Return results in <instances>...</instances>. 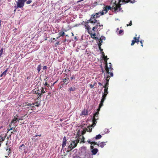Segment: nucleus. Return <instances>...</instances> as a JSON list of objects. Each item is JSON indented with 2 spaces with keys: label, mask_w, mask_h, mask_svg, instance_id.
Instances as JSON below:
<instances>
[{
  "label": "nucleus",
  "mask_w": 158,
  "mask_h": 158,
  "mask_svg": "<svg viewBox=\"0 0 158 158\" xmlns=\"http://www.w3.org/2000/svg\"><path fill=\"white\" fill-rule=\"evenodd\" d=\"M34 107V105L31 106L30 107Z\"/></svg>",
  "instance_id": "60"
},
{
  "label": "nucleus",
  "mask_w": 158,
  "mask_h": 158,
  "mask_svg": "<svg viewBox=\"0 0 158 158\" xmlns=\"http://www.w3.org/2000/svg\"><path fill=\"white\" fill-rule=\"evenodd\" d=\"M110 77V76H108L106 78V84H105L104 85V86H103V87H104L105 89H108V85H109V78Z\"/></svg>",
  "instance_id": "8"
},
{
  "label": "nucleus",
  "mask_w": 158,
  "mask_h": 158,
  "mask_svg": "<svg viewBox=\"0 0 158 158\" xmlns=\"http://www.w3.org/2000/svg\"><path fill=\"white\" fill-rule=\"evenodd\" d=\"M98 110V111H97V112H96L95 113H94V116L93 118V123L92 124V125L91 126V127H94L95 126V125H96V123L95 122L96 121V120L97 119H96V117H98V115L99 114L98 111L99 110V109Z\"/></svg>",
  "instance_id": "6"
},
{
  "label": "nucleus",
  "mask_w": 158,
  "mask_h": 158,
  "mask_svg": "<svg viewBox=\"0 0 158 158\" xmlns=\"http://www.w3.org/2000/svg\"><path fill=\"white\" fill-rule=\"evenodd\" d=\"M99 49L100 50L101 52H103L102 51H103V49H102L101 48V47H99Z\"/></svg>",
  "instance_id": "46"
},
{
  "label": "nucleus",
  "mask_w": 158,
  "mask_h": 158,
  "mask_svg": "<svg viewBox=\"0 0 158 158\" xmlns=\"http://www.w3.org/2000/svg\"><path fill=\"white\" fill-rule=\"evenodd\" d=\"M75 158H81L79 156H78L76 157Z\"/></svg>",
  "instance_id": "55"
},
{
  "label": "nucleus",
  "mask_w": 158,
  "mask_h": 158,
  "mask_svg": "<svg viewBox=\"0 0 158 158\" xmlns=\"http://www.w3.org/2000/svg\"><path fill=\"white\" fill-rule=\"evenodd\" d=\"M136 42L137 43V44H138L139 42V39H137L136 40H135Z\"/></svg>",
  "instance_id": "39"
},
{
  "label": "nucleus",
  "mask_w": 158,
  "mask_h": 158,
  "mask_svg": "<svg viewBox=\"0 0 158 158\" xmlns=\"http://www.w3.org/2000/svg\"><path fill=\"white\" fill-rule=\"evenodd\" d=\"M14 131H16V130H15V129L14 128Z\"/></svg>",
  "instance_id": "64"
},
{
  "label": "nucleus",
  "mask_w": 158,
  "mask_h": 158,
  "mask_svg": "<svg viewBox=\"0 0 158 158\" xmlns=\"http://www.w3.org/2000/svg\"><path fill=\"white\" fill-rule=\"evenodd\" d=\"M32 1L31 0H18L16 2L17 6H15L16 8H23L24 6L25 2H26L27 4H30Z\"/></svg>",
  "instance_id": "3"
},
{
  "label": "nucleus",
  "mask_w": 158,
  "mask_h": 158,
  "mask_svg": "<svg viewBox=\"0 0 158 158\" xmlns=\"http://www.w3.org/2000/svg\"><path fill=\"white\" fill-rule=\"evenodd\" d=\"M59 34V37H58L57 38H58L59 37H60V36H63L64 35H65V33L64 32H62V31H61L60 32Z\"/></svg>",
  "instance_id": "18"
},
{
  "label": "nucleus",
  "mask_w": 158,
  "mask_h": 158,
  "mask_svg": "<svg viewBox=\"0 0 158 158\" xmlns=\"http://www.w3.org/2000/svg\"><path fill=\"white\" fill-rule=\"evenodd\" d=\"M96 23L97 24L96 25L94 26V27H96V28L97 29L98 28V27H99L100 23L99 22V21H97V22H96Z\"/></svg>",
  "instance_id": "24"
},
{
  "label": "nucleus",
  "mask_w": 158,
  "mask_h": 158,
  "mask_svg": "<svg viewBox=\"0 0 158 158\" xmlns=\"http://www.w3.org/2000/svg\"><path fill=\"white\" fill-rule=\"evenodd\" d=\"M18 115H16V116H15V117L13 119V120L12 121V122L14 123L15 121H16L17 119H18Z\"/></svg>",
  "instance_id": "23"
},
{
  "label": "nucleus",
  "mask_w": 158,
  "mask_h": 158,
  "mask_svg": "<svg viewBox=\"0 0 158 158\" xmlns=\"http://www.w3.org/2000/svg\"><path fill=\"white\" fill-rule=\"evenodd\" d=\"M4 140V138L1 136H0V144H1V142Z\"/></svg>",
  "instance_id": "25"
},
{
  "label": "nucleus",
  "mask_w": 158,
  "mask_h": 158,
  "mask_svg": "<svg viewBox=\"0 0 158 158\" xmlns=\"http://www.w3.org/2000/svg\"><path fill=\"white\" fill-rule=\"evenodd\" d=\"M20 146H21V147H22L23 146V147H24L23 150H24V149L25 148V146L23 144H22Z\"/></svg>",
  "instance_id": "42"
},
{
  "label": "nucleus",
  "mask_w": 158,
  "mask_h": 158,
  "mask_svg": "<svg viewBox=\"0 0 158 158\" xmlns=\"http://www.w3.org/2000/svg\"><path fill=\"white\" fill-rule=\"evenodd\" d=\"M2 127H3V126H1L0 127V130L2 128Z\"/></svg>",
  "instance_id": "56"
},
{
  "label": "nucleus",
  "mask_w": 158,
  "mask_h": 158,
  "mask_svg": "<svg viewBox=\"0 0 158 158\" xmlns=\"http://www.w3.org/2000/svg\"><path fill=\"white\" fill-rule=\"evenodd\" d=\"M88 114V112L85 109H84L82 111L81 113V115H87Z\"/></svg>",
  "instance_id": "11"
},
{
  "label": "nucleus",
  "mask_w": 158,
  "mask_h": 158,
  "mask_svg": "<svg viewBox=\"0 0 158 158\" xmlns=\"http://www.w3.org/2000/svg\"><path fill=\"white\" fill-rule=\"evenodd\" d=\"M106 40V38L104 36H102L101 38L99 39L100 40Z\"/></svg>",
  "instance_id": "31"
},
{
  "label": "nucleus",
  "mask_w": 158,
  "mask_h": 158,
  "mask_svg": "<svg viewBox=\"0 0 158 158\" xmlns=\"http://www.w3.org/2000/svg\"><path fill=\"white\" fill-rule=\"evenodd\" d=\"M96 144L98 146H99L102 148H103L104 146L106 145L105 142H102L99 144L96 143Z\"/></svg>",
  "instance_id": "12"
},
{
  "label": "nucleus",
  "mask_w": 158,
  "mask_h": 158,
  "mask_svg": "<svg viewBox=\"0 0 158 158\" xmlns=\"http://www.w3.org/2000/svg\"><path fill=\"white\" fill-rule=\"evenodd\" d=\"M103 40H99V41L100 43H102L103 42Z\"/></svg>",
  "instance_id": "50"
},
{
  "label": "nucleus",
  "mask_w": 158,
  "mask_h": 158,
  "mask_svg": "<svg viewBox=\"0 0 158 158\" xmlns=\"http://www.w3.org/2000/svg\"><path fill=\"white\" fill-rule=\"evenodd\" d=\"M42 66L41 64H39L37 67V70L39 73L40 70Z\"/></svg>",
  "instance_id": "20"
},
{
  "label": "nucleus",
  "mask_w": 158,
  "mask_h": 158,
  "mask_svg": "<svg viewBox=\"0 0 158 158\" xmlns=\"http://www.w3.org/2000/svg\"><path fill=\"white\" fill-rule=\"evenodd\" d=\"M76 90V88L75 87H71L69 88V90L70 92L74 91Z\"/></svg>",
  "instance_id": "22"
},
{
  "label": "nucleus",
  "mask_w": 158,
  "mask_h": 158,
  "mask_svg": "<svg viewBox=\"0 0 158 158\" xmlns=\"http://www.w3.org/2000/svg\"><path fill=\"white\" fill-rule=\"evenodd\" d=\"M105 100V98H102L100 103L99 105V106L101 107V106H102L103 105V103L104 102V101Z\"/></svg>",
  "instance_id": "14"
},
{
  "label": "nucleus",
  "mask_w": 158,
  "mask_h": 158,
  "mask_svg": "<svg viewBox=\"0 0 158 158\" xmlns=\"http://www.w3.org/2000/svg\"><path fill=\"white\" fill-rule=\"evenodd\" d=\"M47 68V67L46 66H44L43 67V69L44 70H46Z\"/></svg>",
  "instance_id": "43"
},
{
  "label": "nucleus",
  "mask_w": 158,
  "mask_h": 158,
  "mask_svg": "<svg viewBox=\"0 0 158 158\" xmlns=\"http://www.w3.org/2000/svg\"><path fill=\"white\" fill-rule=\"evenodd\" d=\"M45 85H46V86H48V85H49L48 84L47 82H45Z\"/></svg>",
  "instance_id": "47"
},
{
  "label": "nucleus",
  "mask_w": 158,
  "mask_h": 158,
  "mask_svg": "<svg viewBox=\"0 0 158 158\" xmlns=\"http://www.w3.org/2000/svg\"><path fill=\"white\" fill-rule=\"evenodd\" d=\"M38 136V135H35V136L34 137H37V136Z\"/></svg>",
  "instance_id": "58"
},
{
  "label": "nucleus",
  "mask_w": 158,
  "mask_h": 158,
  "mask_svg": "<svg viewBox=\"0 0 158 158\" xmlns=\"http://www.w3.org/2000/svg\"><path fill=\"white\" fill-rule=\"evenodd\" d=\"M104 131L105 134L108 133L109 132V130L107 129H105Z\"/></svg>",
  "instance_id": "29"
},
{
  "label": "nucleus",
  "mask_w": 158,
  "mask_h": 158,
  "mask_svg": "<svg viewBox=\"0 0 158 158\" xmlns=\"http://www.w3.org/2000/svg\"><path fill=\"white\" fill-rule=\"evenodd\" d=\"M35 106H36L37 107H39V105H35Z\"/></svg>",
  "instance_id": "61"
},
{
  "label": "nucleus",
  "mask_w": 158,
  "mask_h": 158,
  "mask_svg": "<svg viewBox=\"0 0 158 158\" xmlns=\"http://www.w3.org/2000/svg\"><path fill=\"white\" fill-rule=\"evenodd\" d=\"M81 152L84 155H86L89 153V151L87 149L86 147H83L81 148Z\"/></svg>",
  "instance_id": "7"
},
{
  "label": "nucleus",
  "mask_w": 158,
  "mask_h": 158,
  "mask_svg": "<svg viewBox=\"0 0 158 158\" xmlns=\"http://www.w3.org/2000/svg\"><path fill=\"white\" fill-rule=\"evenodd\" d=\"M66 139L65 136H64L63 138V142L62 144V148H64L66 145Z\"/></svg>",
  "instance_id": "9"
},
{
  "label": "nucleus",
  "mask_w": 158,
  "mask_h": 158,
  "mask_svg": "<svg viewBox=\"0 0 158 158\" xmlns=\"http://www.w3.org/2000/svg\"><path fill=\"white\" fill-rule=\"evenodd\" d=\"M116 30H116V32H117V30H119V28H117V29H116Z\"/></svg>",
  "instance_id": "62"
},
{
  "label": "nucleus",
  "mask_w": 158,
  "mask_h": 158,
  "mask_svg": "<svg viewBox=\"0 0 158 158\" xmlns=\"http://www.w3.org/2000/svg\"><path fill=\"white\" fill-rule=\"evenodd\" d=\"M56 45H58L60 44V42L59 41H58L56 43Z\"/></svg>",
  "instance_id": "48"
},
{
  "label": "nucleus",
  "mask_w": 158,
  "mask_h": 158,
  "mask_svg": "<svg viewBox=\"0 0 158 158\" xmlns=\"http://www.w3.org/2000/svg\"><path fill=\"white\" fill-rule=\"evenodd\" d=\"M123 30H120L119 31L118 35H122L123 34Z\"/></svg>",
  "instance_id": "26"
},
{
  "label": "nucleus",
  "mask_w": 158,
  "mask_h": 158,
  "mask_svg": "<svg viewBox=\"0 0 158 158\" xmlns=\"http://www.w3.org/2000/svg\"><path fill=\"white\" fill-rule=\"evenodd\" d=\"M3 76H4V75L3 74V73H2L0 75V77H2Z\"/></svg>",
  "instance_id": "52"
},
{
  "label": "nucleus",
  "mask_w": 158,
  "mask_h": 158,
  "mask_svg": "<svg viewBox=\"0 0 158 158\" xmlns=\"http://www.w3.org/2000/svg\"><path fill=\"white\" fill-rule=\"evenodd\" d=\"M11 134H14V132H11Z\"/></svg>",
  "instance_id": "59"
},
{
  "label": "nucleus",
  "mask_w": 158,
  "mask_h": 158,
  "mask_svg": "<svg viewBox=\"0 0 158 158\" xmlns=\"http://www.w3.org/2000/svg\"><path fill=\"white\" fill-rule=\"evenodd\" d=\"M3 51V48H2L0 50V56H1L2 54Z\"/></svg>",
  "instance_id": "33"
},
{
  "label": "nucleus",
  "mask_w": 158,
  "mask_h": 158,
  "mask_svg": "<svg viewBox=\"0 0 158 158\" xmlns=\"http://www.w3.org/2000/svg\"><path fill=\"white\" fill-rule=\"evenodd\" d=\"M99 27H102H102H103V25H100L99 24Z\"/></svg>",
  "instance_id": "49"
},
{
  "label": "nucleus",
  "mask_w": 158,
  "mask_h": 158,
  "mask_svg": "<svg viewBox=\"0 0 158 158\" xmlns=\"http://www.w3.org/2000/svg\"><path fill=\"white\" fill-rule=\"evenodd\" d=\"M34 104H35V103H32V104L29 103L27 105H25V106L26 107V108H28V107H27V106H29L30 107V106H31L34 105Z\"/></svg>",
  "instance_id": "21"
},
{
  "label": "nucleus",
  "mask_w": 158,
  "mask_h": 158,
  "mask_svg": "<svg viewBox=\"0 0 158 158\" xmlns=\"http://www.w3.org/2000/svg\"><path fill=\"white\" fill-rule=\"evenodd\" d=\"M77 142L76 140L72 141L70 144L68 148V149L69 151L72 150L73 148L75 147L77 145Z\"/></svg>",
  "instance_id": "5"
},
{
  "label": "nucleus",
  "mask_w": 158,
  "mask_h": 158,
  "mask_svg": "<svg viewBox=\"0 0 158 158\" xmlns=\"http://www.w3.org/2000/svg\"><path fill=\"white\" fill-rule=\"evenodd\" d=\"M98 84H99V85H101V86H102L103 87V86H104V85H103L101 83H100V82H98Z\"/></svg>",
  "instance_id": "45"
},
{
  "label": "nucleus",
  "mask_w": 158,
  "mask_h": 158,
  "mask_svg": "<svg viewBox=\"0 0 158 158\" xmlns=\"http://www.w3.org/2000/svg\"><path fill=\"white\" fill-rule=\"evenodd\" d=\"M94 86V84H90V88H93Z\"/></svg>",
  "instance_id": "37"
},
{
  "label": "nucleus",
  "mask_w": 158,
  "mask_h": 158,
  "mask_svg": "<svg viewBox=\"0 0 158 158\" xmlns=\"http://www.w3.org/2000/svg\"><path fill=\"white\" fill-rule=\"evenodd\" d=\"M132 25V22H131V21H130V23H129V24H127V26H131Z\"/></svg>",
  "instance_id": "35"
},
{
  "label": "nucleus",
  "mask_w": 158,
  "mask_h": 158,
  "mask_svg": "<svg viewBox=\"0 0 158 158\" xmlns=\"http://www.w3.org/2000/svg\"><path fill=\"white\" fill-rule=\"evenodd\" d=\"M135 1V0H112L108 9H110L111 8H113L114 9V13H117L118 11H120L121 5L129 2L134 3Z\"/></svg>",
  "instance_id": "1"
},
{
  "label": "nucleus",
  "mask_w": 158,
  "mask_h": 158,
  "mask_svg": "<svg viewBox=\"0 0 158 158\" xmlns=\"http://www.w3.org/2000/svg\"><path fill=\"white\" fill-rule=\"evenodd\" d=\"M102 55H103V56H105V54H104V52H102Z\"/></svg>",
  "instance_id": "51"
},
{
  "label": "nucleus",
  "mask_w": 158,
  "mask_h": 158,
  "mask_svg": "<svg viewBox=\"0 0 158 158\" xmlns=\"http://www.w3.org/2000/svg\"><path fill=\"white\" fill-rule=\"evenodd\" d=\"M106 73L107 74H110V76L113 77V73L109 72V70L108 69H106Z\"/></svg>",
  "instance_id": "15"
},
{
  "label": "nucleus",
  "mask_w": 158,
  "mask_h": 158,
  "mask_svg": "<svg viewBox=\"0 0 158 158\" xmlns=\"http://www.w3.org/2000/svg\"><path fill=\"white\" fill-rule=\"evenodd\" d=\"M110 6H108L106 7V9L103 10L102 12H99L95 14H93L91 15L90 19L88 20L87 23L90 22L91 23H95L97 22V21L96 19L100 17L102 15H103L104 13L106 14L107 12V10H112L114 12V9L113 8H111L110 9H108V7Z\"/></svg>",
  "instance_id": "2"
},
{
  "label": "nucleus",
  "mask_w": 158,
  "mask_h": 158,
  "mask_svg": "<svg viewBox=\"0 0 158 158\" xmlns=\"http://www.w3.org/2000/svg\"><path fill=\"white\" fill-rule=\"evenodd\" d=\"M94 39L96 40H98V41H99V40H100L99 39V38L98 37H95L94 38Z\"/></svg>",
  "instance_id": "41"
},
{
  "label": "nucleus",
  "mask_w": 158,
  "mask_h": 158,
  "mask_svg": "<svg viewBox=\"0 0 158 158\" xmlns=\"http://www.w3.org/2000/svg\"><path fill=\"white\" fill-rule=\"evenodd\" d=\"M90 148H91V149H93L94 148V147L91 145L90 147Z\"/></svg>",
  "instance_id": "54"
},
{
  "label": "nucleus",
  "mask_w": 158,
  "mask_h": 158,
  "mask_svg": "<svg viewBox=\"0 0 158 158\" xmlns=\"http://www.w3.org/2000/svg\"><path fill=\"white\" fill-rule=\"evenodd\" d=\"M93 155H95L98 152V149L97 148H94L91 151Z\"/></svg>",
  "instance_id": "13"
},
{
  "label": "nucleus",
  "mask_w": 158,
  "mask_h": 158,
  "mask_svg": "<svg viewBox=\"0 0 158 158\" xmlns=\"http://www.w3.org/2000/svg\"><path fill=\"white\" fill-rule=\"evenodd\" d=\"M94 139V138H93L91 140H90V139H88V140L87 141V142L91 145H96V143L94 141H93V140Z\"/></svg>",
  "instance_id": "10"
},
{
  "label": "nucleus",
  "mask_w": 158,
  "mask_h": 158,
  "mask_svg": "<svg viewBox=\"0 0 158 158\" xmlns=\"http://www.w3.org/2000/svg\"><path fill=\"white\" fill-rule=\"evenodd\" d=\"M19 151H22V150H24L23 149V148L22 147H21V146H20L19 147Z\"/></svg>",
  "instance_id": "40"
},
{
  "label": "nucleus",
  "mask_w": 158,
  "mask_h": 158,
  "mask_svg": "<svg viewBox=\"0 0 158 158\" xmlns=\"http://www.w3.org/2000/svg\"><path fill=\"white\" fill-rule=\"evenodd\" d=\"M140 43L141 44H143V43H142V40H141L140 41Z\"/></svg>",
  "instance_id": "57"
},
{
  "label": "nucleus",
  "mask_w": 158,
  "mask_h": 158,
  "mask_svg": "<svg viewBox=\"0 0 158 158\" xmlns=\"http://www.w3.org/2000/svg\"><path fill=\"white\" fill-rule=\"evenodd\" d=\"M69 80V78H65L63 79V81L64 83H65Z\"/></svg>",
  "instance_id": "28"
},
{
  "label": "nucleus",
  "mask_w": 158,
  "mask_h": 158,
  "mask_svg": "<svg viewBox=\"0 0 158 158\" xmlns=\"http://www.w3.org/2000/svg\"><path fill=\"white\" fill-rule=\"evenodd\" d=\"M13 130V128H11L10 130Z\"/></svg>",
  "instance_id": "63"
},
{
  "label": "nucleus",
  "mask_w": 158,
  "mask_h": 158,
  "mask_svg": "<svg viewBox=\"0 0 158 158\" xmlns=\"http://www.w3.org/2000/svg\"><path fill=\"white\" fill-rule=\"evenodd\" d=\"M88 129H87L88 131H89L90 132H91L92 129L91 128H90V127H88Z\"/></svg>",
  "instance_id": "32"
},
{
  "label": "nucleus",
  "mask_w": 158,
  "mask_h": 158,
  "mask_svg": "<svg viewBox=\"0 0 158 158\" xmlns=\"http://www.w3.org/2000/svg\"><path fill=\"white\" fill-rule=\"evenodd\" d=\"M8 69L7 68L3 73V74L4 75V77H5L6 74V73L8 71Z\"/></svg>",
  "instance_id": "27"
},
{
  "label": "nucleus",
  "mask_w": 158,
  "mask_h": 158,
  "mask_svg": "<svg viewBox=\"0 0 158 158\" xmlns=\"http://www.w3.org/2000/svg\"><path fill=\"white\" fill-rule=\"evenodd\" d=\"M102 98H105V99H106V97L107 95H106L104 93H102Z\"/></svg>",
  "instance_id": "34"
},
{
  "label": "nucleus",
  "mask_w": 158,
  "mask_h": 158,
  "mask_svg": "<svg viewBox=\"0 0 158 158\" xmlns=\"http://www.w3.org/2000/svg\"><path fill=\"white\" fill-rule=\"evenodd\" d=\"M133 39L134 40H132V43L131 44V45L132 46L136 42L135 40H136V38L135 37Z\"/></svg>",
  "instance_id": "19"
},
{
  "label": "nucleus",
  "mask_w": 158,
  "mask_h": 158,
  "mask_svg": "<svg viewBox=\"0 0 158 158\" xmlns=\"http://www.w3.org/2000/svg\"><path fill=\"white\" fill-rule=\"evenodd\" d=\"M37 2H36L35 3H34L32 5V6L35 5L36 4Z\"/></svg>",
  "instance_id": "53"
},
{
  "label": "nucleus",
  "mask_w": 158,
  "mask_h": 158,
  "mask_svg": "<svg viewBox=\"0 0 158 158\" xmlns=\"http://www.w3.org/2000/svg\"><path fill=\"white\" fill-rule=\"evenodd\" d=\"M96 27H94L92 28V31H93L94 32L95 31V29H96Z\"/></svg>",
  "instance_id": "44"
},
{
  "label": "nucleus",
  "mask_w": 158,
  "mask_h": 158,
  "mask_svg": "<svg viewBox=\"0 0 158 158\" xmlns=\"http://www.w3.org/2000/svg\"><path fill=\"white\" fill-rule=\"evenodd\" d=\"M104 93L106 95H107L108 94V89H105L104 90Z\"/></svg>",
  "instance_id": "30"
},
{
  "label": "nucleus",
  "mask_w": 158,
  "mask_h": 158,
  "mask_svg": "<svg viewBox=\"0 0 158 158\" xmlns=\"http://www.w3.org/2000/svg\"><path fill=\"white\" fill-rule=\"evenodd\" d=\"M85 24L84 25H85V28L87 29V31L88 33L90 35L91 37L94 39V38L95 37V33L93 34L92 33L93 32L92 31L91 32L89 31V30L91 29V28L90 27V26L88 25L87 23H85Z\"/></svg>",
  "instance_id": "4"
},
{
  "label": "nucleus",
  "mask_w": 158,
  "mask_h": 158,
  "mask_svg": "<svg viewBox=\"0 0 158 158\" xmlns=\"http://www.w3.org/2000/svg\"><path fill=\"white\" fill-rule=\"evenodd\" d=\"M102 137V136L101 135H100V134L96 136L95 137V139L96 140L100 139Z\"/></svg>",
  "instance_id": "16"
},
{
  "label": "nucleus",
  "mask_w": 158,
  "mask_h": 158,
  "mask_svg": "<svg viewBox=\"0 0 158 158\" xmlns=\"http://www.w3.org/2000/svg\"><path fill=\"white\" fill-rule=\"evenodd\" d=\"M102 45V43H100V42H99L98 44V47H101V46Z\"/></svg>",
  "instance_id": "38"
},
{
  "label": "nucleus",
  "mask_w": 158,
  "mask_h": 158,
  "mask_svg": "<svg viewBox=\"0 0 158 158\" xmlns=\"http://www.w3.org/2000/svg\"><path fill=\"white\" fill-rule=\"evenodd\" d=\"M41 92L42 93H44L45 92V91L44 88H42L41 90Z\"/></svg>",
  "instance_id": "36"
},
{
  "label": "nucleus",
  "mask_w": 158,
  "mask_h": 158,
  "mask_svg": "<svg viewBox=\"0 0 158 158\" xmlns=\"http://www.w3.org/2000/svg\"><path fill=\"white\" fill-rule=\"evenodd\" d=\"M112 66L111 64L109 65V67H108L107 65H106L105 68L106 70L107 69H108L109 70L110 69V70H112L113 69L112 68Z\"/></svg>",
  "instance_id": "17"
}]
</instances>
